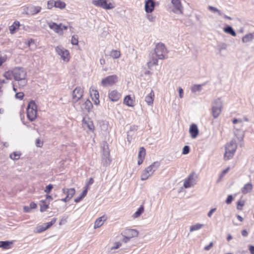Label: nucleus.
<instances>
[{"label":"nucleus","instance_id":"1","mask_svg":"<svg viewBox=\"0 0 254 254\" xmlns=\"http://www.w3.org/2000/svg\"><path fill=\"white\" fill-rule=\"evenodd\" d=\"M167 50L163 44L158 43L154 49V53L157 58H152L147 63L148 67L149 68L158 64V59L163 60L167 57Z\"/></svg>","mask_w":254,"mask_h":254},{"label":"nucleus","instance_id":"2","mask_svg":"<svg viewBox=\"0 0 254 254\" xmlns=\"http://www.w3.org/2000/svg\"><path fill=\"white\" fill-rule=\"evenodd\" d=\"M13 77L14 80L18 82L19 87H23L27 84V72L23 68L19 67L14 68Z\"/></svg>","mask_w":254,"mask_h":254},{"label":"nucleus","instance_id":"3","mask_svg":"<svg viewBox=\"0 0 254 254\" xmlns=\"http://www.w3.org/2000/svg\"><path fill=\"white\" fill-rule=\"evenodd\" d=\"M237 148L236 140L233 139L225 146V152L224 156L225 160H228L232 158Z\"/></svg>","mask_w":254,"mask_h":254},{"label":"nucleus","instance_id":"4","mask_svg":"<svg viewBox=\"0 0 254 254\" xmlns=\"http://www.w3.org/2000/svg\"><path fill=\"white\" fill-rule=\"evenodd\" d=\"M159 163L155 162L152 163L150 166L144 169L142 172L141 175V180L144 181L148 179L151 176L156 169L159 167Z\"/></svg>","mask_w":254,"mask_h":254},{"label":"nucleus","instance_id":"5","mask_svg":"<svg viewBox=\"0 0 254 254\" xmlns=\"http://www.w3.org/2000/svg\"><path fill=\"white\" fill-rule=\"evenodd\" d=\"M37 115V107L34 101H31L27 108V117L28 119L33 122L35 120Z\"/></svg>","mask_w":254,"mask_h":254},{"label":"nucleus","instance_id":"6","mask_svg":"<svg viewBox=\"0 0 254 254\" xmlns=\"http://www.w3.org/2000/svg\"><path fill=\"white\" fill-rule=\"evenodd\" d=\"M92 4L105 9H112L115 8V4L113 0H94Z\"/></svg>","mask_w":254,"mask_h":254},{"label":"nucleus","instance_id":"7","mask_svg":"<svg viewBox=\"0 0 254 254\" xmlns=\"http://www.w3.org/2000/svg\"><path fill=\"white\" fill-rule=\"evenodd\" d=\"M118 81L119 77L118 75L113 74L103 78L101 81V84L105 87L112 86L115 85Z\"/></svg>","mask_w":254,"mask_h":254},{"label":"nucleus","instance_id":"8","mask_svg":"<svg viewBox=\"0 0 254 254\" xmlns=\"http://www.w3.org/2000/svg\"><path fill=\"white\" fill-rule=\"evenodd\" d=\"M57 54L60 57L61 59L64 62L67 63L70 59V56L69 51L61 46H57L55 48Z\"/></svg>","mask_w":254,"mask_h":254},{"label":"nucleus","instance_id":"9","mask_svg":"<svg viewBox=\"0 0 254 254\" xmlns=\"http://www.w3.org/2000/svg\"><path fill=\"white\" fill-rule=\"evenodd\" d=\"M223 102L220 99H216L212 106V114L214 118H217L221 113Z\"/></svg>","mask_w":254,"mask_h":254},{"label":"nucleus","instance_id":"10","mask_svg":"<svg viewBox=\"0 0 254 254\" xmlns=\"http://www.w3.org/2000/svg\"><path fill=\"white\" fill-rule=\"evenodd\" d=\"M82 127L87 130V132H93L95 130V127L93 121L88 117L83 118L82 121Z\"/></svg>","mask_w":254,"mask_h":254},{"label":"nucleus","instance_id":"11","mask_svg":"<svg viewBox=\"0 0 254 254\" xmlns=\"http://www.w3.org/2000/svg\"><path fill=\"white\" fill-rule=\"evenodd\" d=\"M197 178V175L194 173L190 174L184 180V187L187 189L194 186L196 184Z\"/></svg>","mask_w":254,"mask_h":254},{"label":"nucleus","instance_id":"12","mask_svg":"<svg viewBox=\"0 0 254 254\" xmlns=\"http://www.w3.org/2000/svg\"><path fill=\"white\" fill-rule=\"evenodd\" d=\"M83 89L80 87H76L72 93V99L73 102H77L80 100L83 94Z\"/></svg>","mask_w":254,"mask_h":254},{"label":"nucleus","instance_id":"13","mask_svg":"<svg viewBox=\"0 0 254 254\" xmlns=\"http://www.w3.org/2000/svg\"><path fill=\"white\" fill-rule=\"evenodd\" d=\"M173 5L172 11L176 14H183V7L181 0H171Z\"/></svg>","mask_w":254,"mask_h":254},{"label":"nucleus","instance_id":"14","mask_svg":"<svg viewBox=\"0 0 254 254\" xmlns=\"http://www.w3.org/2000/svg\"><path fill=\"white\" fill-rule=\"evenodd\" d=\"M62 191L66 195V197L62 199V201L64 202H67L70 200L73 195L75 194V190L74 188H63Z\"/></svg>","mask_w":254,"mask_h":254},{"label":"nucleus","instance_id":"15","mask_svg":"<svg viewBox=\"0 0 254 254\" xmlns=\"http://www.w3.org/2000/svg\"><path fill=\"white\" fill-rule=\"evenodd\" d=\"M41 7L39 6H32L31 7H24V12L27 15H34L40 12L41 10Z\"/></svg>","mask_w":254,"mask_h":254},{"label":"nucleus","instance_id":"16","mask_svg":"<svg viewBox=\"0 0 254 254\" xmlns=\"http://www.w3.org/2000/svg\"><path fill=\"white\" fill-rule=\"evenodd\" d=\"M103 155V157L102 158V162L104 166H106L109 165L111 163L110 152L108 148L104 147Z\"/></svg>","mask_w":254,"mask_h":254},{"label":"nucleus","instance_id":"17","mask_svg":"<svg viewBox=\"0 0 254 254\" xmlns=\"http://www.w3.org/2000/svg\"><path fill=\"white\" fill-rule=\"evenodd\" d=\"M90 94L94 104L96 105H99L100 101L99 99V95L98 91L97 90L94 89V88H91L90 89Z\"/></svg>","mask_w":254,"mask_h":254},{"label":"nucleus","instance_id":"18","mask_svg":"<svg viewBox=\"0 0 254 254\" xmlns=\"http://www.w3.org/2000/svg\"><path fill=\"white\" fill-rule=\"evenodd\" d=\"M189 133L192 138H195L197 137L199 134V130L196 124H193L190 126Z\"/></svg>","mask_w":254,"mask_h":254},{"label":"nucleus","instance_id":"19","mask_svg":"<svg viewBox=\"0 0 254 254\" xmlns=\"http://www.w3.org/2000/svg\"><path fill=\"white\" fill-rule=\"evenodd\" d=\"M155 2L152 0H146L145 1V11L147 13H151L154 9Z\"/></svg>","mask_w":254,"mask_h":254},{"label":"nucleus","instance_id":"20","mask_svg":"<svg viewBox=\"0 0 254 254\" xmlns=\"http://www.w3.org/2000/svg\"><path fill=\"white\" fill-rule=\"evenodd\" d=\"M49 26L50 28L55 31L59 35H62L63 34V28L62 27V24L58 25L56 23H49Z\"/></svg>","mask_w":254,"mask_h":254},{"label":"nucleus","instance_id":"21","mask_svg":"<svg viewBox=\"0 0 254 254\" xmlns=\"http://www.w3.org/2000/svg\"><path fill=\"white\" fill-rule=\"evenodd\" d=\"M124 234L130 239L137 237L138 236V232L136 230L131 229L125 230L124 232Z\"/></svg>","mask_w":254,"mask_h":254},{"label":"nucleus","instance_id":"22","mask_svg":"<svg viewBox=\"0 0 254 254\" xmlns=\"http://www.w3.org/2000/svg\"><path fill=\"white\" fill-rule=\"evenodd\" d=\"M145 154H146L145 149L142 147H140L139 148V151L138 154V160L137 164L138 165H140L142 163V162L144 159Z\"/></svg>","mask_w":254,"mask_h":254},{"label":"nucleus","instance_id":"23","mask_svg":"<svg viewBox=\"0 0 254 254\" xmlns=\"http://www.w3.org/2000/svg\"><path fill=\"white\" fill-rule=\"evenodd\" d=\"M120 97L121 95L117 90H113L109 94V98L113 102L117 101Z\"/></svg>","mask_w":254,"mask_h":254},{"label":"nucleus","instance_id":"24","mask_svg":"<svg viewBox=\"0 0 254 254\" xmlns=\"http://www.w3.org/2000/svg\"><path fill=\"white\" fill-rule=\"evenodd\" d=\"M92 107V104L89 100H86L81 104V109L82 111L89 112Z\"/></svg>","mask_w":254,"mask_h":254},{"label":"nucleus","instance_id":"25","mask_svg":"<svg viewBox=\"0 0 254 254\" xmlns=\"http://www.w3.org/2000/svg\"><path fill=\"white\" fill-rule=\"evenodd\" d=\"M106 220V218L104 216H101L97 218L94 223V229H96L97 228L100 227L101 226L103 225Z\"/></svg>","mask_w":254,"mask_h":254},{"label":"nucleus","instance_id":"26","mask_svg":"<svg viewBox=\"0 0 254 254\" xmlns=\"http://www.w3.org/2000/svg\"><path fill=\"white\" fill-rule=\"evenodd\" d=\"M154 93L153 90H151L150 93L145 97V100L148 105L152 106L153 103Z\"/></svg>","mask_w":254,"mask_h":254},{"label":"nucleus","instance_id":"27","mask_svg":"<svg viewBox=\"0 0 254 254\" xmlns=\"http://www.w3.org/2000/svg\"><path fill=\"white\" fill-rule=\"evenodd\" d=\"M20 26L19 22L15 21L13 24L9 27V30L11 34H13L19 29Z\"/></svg>","mask_w":254,"mask_h":254},{"label":"nucleus","instance_id":"28","mask_svg":"<svg viewBox=\"0 0 254 254\" xmlns=\"http://www.w3.org/2000/svg\"><path fill=\"white\" fill-rule=\"evenodd\" d=\"M124 103L128 107H133L134 105V101L129 95L125 97Z\"/></svg>","mask_w":254,"mask_h":254},{"label":"nucleus","instance_id":"29","mask_svg":"<svg viewBox=\"0 0 254 254\" xmlns=\"http://www.w3.org/2000/svg\"><path fill=\"white\" fill-rule=\"evenodd\" d=\"M121 55V52L117 50H112L109 54L110 57L114 59H119Z\"/></svg>","mask_w":254,"mask_h":254},{"label":"nucleus","instance_id":"30","mask_svg":"<svg viewBox=\"0 0 254 254\" xmlns=\"http://www.w3.org/2000/svg\"><path fill=\"white\" fill-rule=\"evenodd\" d=\"M253 189V186L250 183L246 184L242 189V192L244 194L250 192Z\"/></svg>","mask_w":254,"mask_h":254},{"label":"nucleus","instance_id":"31","mask_svg":"<svg viewBox=\"0 0 254 254\" xmlns=\"http://www.w3.org/2000/svg\"><path fill=\"white\" fill-rule=\"evenodd\" d=\"M122 246V243L120 242H115L113 246L109 249V252L111 253H114L115 251L118 249Z\"/></svg>","mask_w":254,"mask_h":254},{"label":"nucleus","instance_id":"32","mask_svg":"<svg viewBox=\"0 0 254 254\" xmlns=\"http://www.w3.org/2000/svg\"><path fill=\"white\" fill-rule=\"evenodd\" d=\"M235 137L237 138L238 141H241L243 140L244 133L241 130L236 129L234 132Z\"/></svg>","mask_w":254,"mask_h":254},{"label":"nucleus","instance_id":"33","mask_svg":"<svg viewBox=\"0 0 254 254\" xmlns=\"http://www.w3.org/2000/svg\"><path fill=\"white\" fill-rule=\"evenodd\" d=\"M12 243L8 241H0V248L3 249H8L10 248Z\"/></svg>","mask_w":254,"mask_h":254},{"label":"nucleus","instance_id":"34","mask_svg":"<svg viewBox=\"0 0 254 254\" xmlns=\"http://www.w3.org/2000/svg\"><path fill=\"white\" fill-rule=\"evenodd\" d=\"M144 211V207L140 206L137 210L132 215V217L134 219L139 217Z\"/></svg>","mask_w":254,"mask_h":254},{"label":"nucleus","instance_id":"35","mask_svg":"<svg viewBox=\"0 0 254 254\" xmlns=\"http://www.w3.org/2000/svg\"><path fill=\"white\" fill-rule=\"evenodd\" d=\"M223 30L225 33L229 34L233 36H236V32L233 30V29L232 28V27H231L230 26H228L227 27L224 28Z\"/></svg>","mask_w":254,"mask_h":254},{"label":"nucleus","instance_id":"36","mask_svg":"<svg viewBox=\"0 0 254 254\" xmlns=\"http://www.w3.org/2000/svg\"><path fill=\"white\" fill-rule=\"evenodd\" d=\"M65 2L61 0L55 1V7L56 8L64 9L65 8Z\"/></svg>","mask_w":254,"mask_h":254},{"label":"nucleus","instance_id":"37","mask_svg":"<svg viewBox=\"0 0 254 254\" xmlns=\"http://www.w3.org/2000/svg\"><path fill=\"white\" fill-rule=\"evenodd\" d=\"M203 226V224L197 223V224H194V225H191V226H190V232H193L194 231H196V230H199L200 229H201Z\"/></svg>","mask_w":254,"mask_h":254},{"label":"nucleus","instance_id":"38","mask_svg":"<svg viewBox=\"0 0 254 254\" xmlns=\"http://www.w3.org/2000/svg\"><path fill=\"white\" fill-rule=\"evenodd\" d=\"M21 153L19 151H15L10 155V158L13 160H18L20 158Z\"/></svg>","mask_w":254,"mask_h":254},{"label":"nucleus","instance_id":"39","mask_svg":"<svg viewBox=\"0 0 254 254\" xmlns=\"http://www.w3.org/2000/svg\"><path fill=\"white\" fill-rule=\"evenodd\" d=\"M40 211L43 212L46 211L49 207V204L46 203L45 200H42L40 201Z\"/></svg>","mask_w":254,"mask_h":254},{"label":"nucleus","instance_id":"40","mask_svg":"<svg viewBox=\"0 0 254 254\" xmlns=\"http://www.w3.org/2000/svg\"><path fill=\"white\" fill-rule=\"evenodd\" d=\"M202 85L200 84L193 85L191 87V91L193 93H196V92H199L201 90Z\"/></svg>","mask_w":254,"mask_h":254},{"label":"nucleus","instance_id":"41","mask_svg":"<svg viewBox=\"0 0 254 254\" xmlns=\"http://www.w3.org/2000/svg\"><path fill=\"white\" fill-rule=\"evenodd\" d=\"M3 76L7 79H11L13 77V69L5 71L3 74Z\"/></svg>","mask_w":254,"mask_h":254},{"label":"nucleus","instance_id":"42","mask_svg":"<svg viewBox=\"0 0 254 254\" xmlns=\"http://www.w3.org/2000/svg\"><path fill=\"white\" fill-rule=\"evenodd\" d=\"M253 36L252 34H248L245 36L243 39L242 41L244 43H248L251 41L253 40Z\"/></svg>","mask_w":254,"mask_h":254},{"label":"nucleus","instance_id":"43","mask_svg":"<svg viewBox=\"0 0 254 254\" xmlns=\"http://www.w3.org/2000/svg\"><path fill=\"white\" fill-rule=\"evenodd\" d=\"M71 43L73 45L77 46L78 45V37L77 35H74L72 36Z\"/></svg>","mask_w":254,"mask_h":254},{"label":"nucleus","instance_id":"44","mask_svg":"<svg viewBox=\"0 0 254 254\" xmlns=\"http://www.w3.org/2000/svg\"><path fill=\"white\" fill-rule=\"evenodd\" d=\"M86 190H84L82 194L79 197L74 199V201L76 203L79 202L86 196Z\"/></svg>","mask_w":254,"mask_h":254},{"label":"nucleus","instance_id":"45","mask_svg":"<svg viewBox=\"0 0 254 254\" xmlns=\"http://www.w3.org/2000/svg\"><path fill=\"white\" fill-rule=\"evenodd\" d=\"M7 59V57L6 55L0 54V66L5 63Z\"/></svg>","mask_w":254,"mask_h":254},{"label":"nucleus","instance_id":"46","mask_svg":"<svg viewBox=\"0 0 254 254\" xmlns=\"http://www.w3.org/2000/svg\"><path fill=\"white\" fill-rule=\"evenodd\" d=\"M245 202L243 200H240L237 202V208L238 210H241L243 206L245 205Z\"/></svg>","mask_w":254,"mask_h":254},{"label":"nucleus","instance_id":"47","mask_svg":"<svg viewBox=\"0 0 254 254\" xmlns=\"http://www.w3.org/2000/svg\"><path fill=\"white\" fill-rule=\"evenodd\" d=\"M208 9L214 13H217L219 15H221V11L217 9L216 7L212 6H209L208 7Z\"/></svg>","mask_w":254,"mask_h":254},{"label":"nucleus","instance_id":"48","mask_svg":"<svg viewBox=\"0 0 254 254\" xmlns=\"http://www.w3.org/2000/svg\"><path fill=\"white\" fill-rule=\"evenodd\" d=\"M57 221L56 218H53L51 222L44 224V225L45 226L46 229H48L50 228L52 225L55 224Z\"/></svg>","mask_w":254,"mask_h":254},{"label":"nucleus","instance_id":"49","mask_svg":"<svg viewBox=\"0 0 254 254\" xmlns=\"http://www.w3.org/2000/svg\"><path fill=\"white\" fill-rule=\"evenodd\" d=\"M55 7V1L53 0H49L47 2V8L49 9Z\"/></svg>","mask_w":254,"mask_h":254},{"label":"nucleus","instance_id":"50","mask_svg":"<svg viewBox=\"0 0 254 254\" xmlns=\"http://www.w3.org/2000/svg\"><path fill=\"white\" fill-rule=\"evenodd\" d=\"M46 230H47V229H46L45 226L44 225V224H43L42 225H40V226L37 227L36 232L37 233H40V232L44 231Z\"/></svg>","mask_w":254,"mask_h":254},{"label":"nucleus","instance_id":"51","mask_svg":"<svg viewBox=\"0 0 254 254\" xmlns=\"http://www.w3.org/2000/svg\"><path fill=\"white\" fill-rule=\"evenodd\" d=\"M190 152V147L188 146H185L183 148L182 153L184 155L188 154Z\"/></svg>","mask_w":254,"mask_h":254},{"label":"nucleus","instance_id":"52","mask_svg":"<svg viewBox=\"0 0 254 254\" xmlns=\"http://www.w3.org/2000/svg\"><path fill=\"white\" fill-rule=\"evenodd\" d=\"M53 188V186L51 184H50L46 187V189L44 190V192L49 193L50 192Z\"/></svg>","mask_w":254,"mask_h":254},{"label":"nucleus","instance_id":"53","mask_svg":"<svg viewBox=\"0 0 254 254\" xmlns=\"http://www.w3.org/2000/svg\"><path fill=\"white\" fill-rule=\"evenodd\" d=\"M43 142L40 139L38 138L36 140V145L38 147H41L43 146Z\"/></svg>","mask_w":254,"mask_h":254},{"label":"nucleus","instance_id":"54","mask_svg":"<svg viewBox=\"0 0 254 254\" xmlns=\"http://www.w3.org/2000/svg\"><path fill=\"white\" fill-rule=\"evenodd\" d=\"M122 235L123 236V241L127 243L131 239L130 238H129L128 236H127L126 235H125L124 234H122Z\"/></svg>","mask_w":254,"mask_h":254},{"label":"nucleus","instance_id":"55","mask_svg":"<svg viewBox=\"0 0 254 254\" xmlns=\"http://www.w3.org/2000/svg\"><path fill=\"white\" fill-rule=\"evenodd\" d=\"M147 18L148 20L151 22L154 21L155 19V17L152 14H148L147 15Z\"/></svg>","mask_w":254,"mask_h":254},{"label":"nucleus","instance_id":"56","mask_svg":"<svg viewBox=\"0 0 254 254\" xmlns=\"http://www.w3.org/2000/svg\"><path fill=\"white\" fill-rule=\"evenodd\" d=\"M178 91H179V97L180 98H183V97H184V91H183V89L179 87L178 88Z\"/></svg>","mask_w":254,"mask_h":254},{"label":"nucleus","instance_id":"57","mask_svg":"<svg viewBox=\"0 0 254 254\" xmlns=\"http://www.w3.org/2000/svg\"><path fill=\"white\" fill-rule=\"evenodd\" d=\"M23 96H24V94L23 92H19V93H16L15 95V97L16 98L19 99L21 100L23 99Z\"/></svg>","mask_w":254,"mask_h":254},{"label":"nucleus","instance_id":"58","mask_svg":"<svg viewBox=\"0 0 254 254\" xmlns=\"http://www.w3.org/2000/svg\"><path fill=\"white\" fill-rule=\"evenodd\" d=\"M233 198V197L231 195H229L228 196L227 199H226V202L227 203V204H230L231 203V202L232 201Z\"/></svg>","mask_w":254,"mask_h":254},{"label":"nucleus","instance_id":"59","mask_svg":"<svg viewBox=\"0 0 254 254\" xmlns=\"http://www.w3.org/2000/svg\"><path fill=\"white\" fill-rule=\"evenodd\" d=\"M216 209L215 208L211 209L207 214L208 217L209 218L211 217L212 214L216 211Z\"/></svg>","mask_w":254,"mask_h":254},{"label":"nucleus","instance_id":"60","mask_svg":"<svg viewBox=\"0 0 254 254\" xmlns=\"http://www.w3.org/2000/svg\"><path fill=\"white\" fill-rule=\"evenodd\" d=\"M230 170V167H228L227 168H226V169L224 170L222 173H221V174L220 175V177H223V176H224L228 172V171H229Z\"/></svg>","mask_w":254,"mask_h":254},{"label":"nucleus","instance_id":"61","mask_svg":"<svg viewBox=\"0 0 254 254\" xmlns=\"http://www.w3.org/2000/svg\"><path fill=\"white\" fill-rule=\"evenodd\" d=\"M213 243L212 242H211L209 245L206 246L204 247V249L206 250V251H208L209 249H210L212 246H213Z\"/></svg>","mask_w":254,"mask_h":254},{"label":"nucleus","instance_id":"62","mask_svg":"<svg viewBox=\"0 0 254 254\" xmlns=\"http://www.w3.org/2000/svg\"><path fill=\"white\" fill-rule=\"evenodd\" d=\"M36 207H37V204L35 202H32L30 203V208L31 209L36 208Z\"/></svg>","mask_w":254,"mask_h":254},{"label":"nucleus","instance_id":"63","mask_svg":"<svg viewBox=\"0 0 254 254\" xmlns=\"http://www.w3.org/2000/svg\"><path fill=\"white\" fill-rule=\"evenodd\" d=\"M30 210L31 209L30 207L25 206L23 207V211L25 212H29L30 211Z\"/></svg>","mask_w":254,"mask_h":254},{"label":"nucleus","instance_id":"64","mask_svg":"<svg viewBox=\"0 0 254 254\" xmlns=\"http://www.w3.org/2000/svg\"><path fill=\"white\" fill-rule=\"evenodd\" d=\"M249 250L251 254H254V246H250Z\"/></svg>","mask_w":254,"mask_h":254}]
</instances>
